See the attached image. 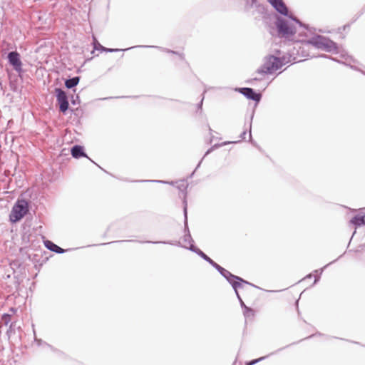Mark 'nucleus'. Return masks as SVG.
<instances>
[{
    "label": "nucleus",
    "mask_w": 365,
    "mask_h": 365,
    "mask_svg": "<svg viewBox=\"0 0 365 365\" xmlns=\"http://www.w3.org/2000/svg\"><path fill=\"white\" fill-rule=\"evenodd\" d=\"M280 66V60L277 57L271 56L266 59L260 71L264 73H272L273 72L278 70Z\"/></svg>",
    "instance_id": "4"
},
{
    "label": "nucleus",
    "mask_w": 365,
    "mask_h": 365,
    "mask_svg": "<svg viewBox=\"0 0 365 365\" xmlns=\"http://www.w3.org/2000/svg\"><path fill=\"white\" fill-rule=\"evenodd\" d=\"M29 206L26 200L19 199L12 207L9 220L15 223L21 220L29 212Z\"/></svg>",
    "instance_id": "1"
},
{
    "label": "nucleus",
    "mask_w": 365,
    "mask_h": 365,
    "mask_svg": "<svg viewBox=\"0 0 365 365\" xmlns=\"http://www.w3.org/2000/svg\"><path fill=\"white\" fill-rule=\"evenodd\" d=\"M9 63L13 65L16 68L21 66V62L19 58V54L17 52H11L8 55Z\"/></svg>",
    "instance_id": "8"
},
{
    "label": "nucleus",
    "mask_w": 365,
    "mask_h": 365,
    "mask_svg": "<svg viewBox=\"0 0 365 365\" xmlns=\"http://www.w3.org/2000/svg\"><path fill=\"white\" fill-rule=\"evenodd\" d=\"M11 315L8 314H5L2 317V320L6 325H7L11 322Z\"/></svg>",
    "instance_id": "15"
},
{
    "label": "nucleus",
    "mask_w": 365,
    "mask_h": 365,
    "mask_svg": "<svg viewBox=\"0 0 365 365\" xmlns=\"http://www.w3.org/2000/svg\"><path fill=\"white\" fill-rule=\"evenodd\" d=\"M71 155L75 158H79L81 157H85L86 155L83 150V148L80 145H75L71 149Z\"/></svg>",
    "instance_id": "9"
},
{
    "label": "nucleus",
    "mask_w": 365,
    "mask_h": 365,
    "mask_svg": "<svg viewBox=\"0 0 365 365\" xmlns=\"http://www.w3.org/2000/svg\"><path fill=\"white\" fill-rule=\"evenodd\" d=\"M57 101L59 103V109L62 113H65L68 108V101L66 93L60 88H56Z\"/></svg>",
    "instance_id": "5"
},
{
    "label": "nucleus",
    "mask_w": 365,
    "mask_h": 365,
    "mask_svg": "<svg viewBox=\"0 0 365 365\" xmlns=\"http://www.w3.org/2000/svg\"><path fill=\"white\" fill-rule=\"evenodd\" d=\"M350 222L356 226L364 225L365 224V216L356 215Z\"/></svg>",
    "instance_id": "11"
},
{
    "label": "nucleus",
    "mask_w": 365,
    "mask_h": 365,
    "mask_svg": "<svg viewBox=\"0 0 365 365\" xmlns=\"http://www.w3.org/2000/svg\"><path fill=\"white\" fill-rule=\"evenodd\" d=\"M244 307V315L246 317H253L255 316V311L250 308L243 304Z\"/></svg>",
    "instance_id": "13"
},
{
    "label": "nucleus",
    "mask_w": 365,
    "mask_h": 365,
    "mask_svg": "<svg viewBox=\"0 0 365 365\" xmlns=\"http://www.w3.org/2000/svg\"><path fill=\"white\" fill-rule=\"evenodd\" d=\"M45 245L48 250L56 253H63L64 252V250L62 248H61L51 241L47 240L46 242H45Z\"/></svg>",
    "instance_id": "10"
},
{
    "label": "nucleus",
    "mask_w": 365,
    "mask_h": 365,
    "mask_svg": "<svg viewBox=\"0 0 365 365\" xmlns=\"http://www.w3.org/2000/svg\"><path fill=\"white\" fill-rule=\"evenodd\" d=\"M307 43L314 46L318 49H321L327 52L337 51L336 44L334 41L322 36H314Z\"/></svg>",
    "instance_id": "2"
},
{
    "label": "nucleus",
    "mask_w": 365,
    "mask_h": 365,
    "mask_svg": "<svg viewBox=\"0 0 365 365\" xmlns=\"http://www.w3.org/2000/svg\"><path fill=\"white\" fill-rule=\"evenodd\" d=\"M200 255L202 256V257H203V259L209 262L210 264H215L214 262L202 252H200Z\"/></svg>",
    "instance_id": "16"
},
{
    "label": "nucleus",
    "mask_w": 365,
    "mask_h": 365,
    "mask_svg": "<svg viewBox=\"0 0 365 365\" xmlns=\"http://www.w3.org/2000/svg\"><path fill=\"white\" fill-rule=\"evenodd\" d=\"M294 40L297 41H303V40H302L300 38H295Z\"/></svg>",
    "instance_id": "18"
},
{
    "label": "nucleus",
    "mask_w": 365,
    "mask_h": 365,
    "mask_svg": "<svg viewBox=\"0 0 365 365\" xmlns=\"http://www.w3.org/2000/svg\"><path fill=\"white\" fill-rule=\"evenodd\" d=\"M79 77H74L73 78L66 80L65 82V85L68 88H72L76 85H78V83H79Z\"/></svg>",
    "instance_id": "12"
},
{
    "label": "nucleus",
    "mask_w": 365,
    "mask_h": 365,
    "mask_svg": "<svg viewBox=\"0 0 365 365\" xmlns=\"http://www.w3.org/2000/svg\"><path fill=\"white\" fill-rule=\"evenodd\" d=\"M257 361H258V360L252 361H251L250 363H249V364H248V365H252V364H254L255 362H257Z\"/></svg>",
    "instance_id": "17"
},
{
    "label": "nucleus",
    "mask_w": 365,
    "mask_h": 365,
    "mask_svg": "<svg viewBox=\"0 0 365 365\" xmlns=\"http://www.w3.org/2000/svg\"><path fill=\"white\" fill-rule=\"evenodd\" d=\"M277 29L279 35L285 38H291L296 32L304 29L298 22L287 21H279Z\"/></svg>",
    "instance_id": "3"
},
{
    "label": "nucleus",
    "mask_w": 365,
    "mask_h": 365,
    "mask_svg": "<svg viewBox=\"0 0 365 365\" xmlns=\"http://www.w3.org/2000/svg\"><path fill=\"white\" fill-rule=\"evenodd\" d=\"M240 92L250 99L259 101L261 96L259 93H256L252 88H242L240 89Z\"/></svg>",
    "instance_id": "7"
},
{
    "label": "nucleus",
    "mask_w": 365,
    "mask_h": 365,
    "mask_svg": "<svg viewBox=\"0 0 365 365\" xmlns=\"http://www.w3.org/2000/svg\"><path fill=\"white\" fill-rule=\"evenodd\" d=\"M236 279L237 280H239L240 282H234L233 284H232V286L233 287L235 288V289H237L238 288H240L242 287V283L241 282H245L244 280H242L241 278L240 277H236Z\"/></svg>",
    "instance_id": "14"
},
{
    "label": "nucleus",
    "mask_w": 365,
    "mask_h": 365,
    "mask_svg": "<svg viewBox=\"0 0 365 365\" xmlns=\"http://www.w3.org/2000/svg\"><path fill=\"white\" fill-rule=\"evenodd\" d=\"M276 10L283 15H287L288 9L282 0H267Z\"/></svg>",
    "instance_id": "6"
}]
</instances>
